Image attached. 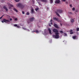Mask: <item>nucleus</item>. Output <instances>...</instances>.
<instances>
[{
    "mask_svg": "<svg viewBox=\"0 0 79 79\" xmlns=\"http://www.w3.org/2000/svg\"><path fill=\"white\" fill-rule=\"evenodd\" d=\"M16 6H17V7L21 8L22 10H23V8H24V6L23 4L21 3L17 4H16Z\"/></svg>",
    "mask_w": 79,
    "mask_h": 79,
    "instance_id": "f257e3e1",
    "label": "nucleus"
},
{
    "mask_svg": "<svg viewBox=\"0 0 79 79\" xmlns=\"http://www.w3.org/2000/svg\"><path fill=\"white\" fill-rule=\"evenodd\" d=\"M35 19L34 18L31 17L28 20H27V23H31L32 21H34V20Z\"/></svg>",
    "mask_w": 79,
    "mask_h": 79,
    "instance_id": "f03ea898",
    "label": "nucleus"
},
{
    "mask_svg": "<svg viewBox=\"0 0 79 79\" xmlns=\"http://www.w3.org/2000/svg\"><path fill=\"white\" fill-rule=\"evenodd\" d=\"M55 35H53V38H55V39H58L60 37V36L59 35V33H55Z\"/></svg>",
    "mask_w": 79,
    "mask_h": 79,
    "instance_id": "7ed1b4c3",
    "label": "nucleus"
},
{
    "mask_svg": "<svg viewBox=\"0 0 79 79\" xmlns=\"http://www.w3.org/2000/svg\"><path fill=\"white\" fill-rule=\"evenodd\" d=\"M53 26L57 29H60V27H59V26L55 23H53Z\"/></svg>",
    "mask_w": 79,
    "mask_h": 79,
    "instance_id": "20e7f679",
    "label": "nucleus"
},
{
    "mask_svg": "<svg viewBox=\"0 0 79 79\" xmlns=\"http://www.w3.org/2000/svg\"><path fill=\"white\" fill-rule=\"evenodd\" d=\"M3 19L4 20V23H8V22H8L9 23L10 22V21L9 20H6L5 19Z\"/></svg>",
    "mask_w": 79,
    "mask_h": 79,
    "instance_id": "39448f33",
    "label": "nucleus"
},
{
    "mask_svg": "<svg viewBox=\"0 0 79 79\" xmlns=\"http://www.w3.org/2000/svg\"><path fill=\"white\" fill-rule=\"evenodd\" d=\"M57 12L59 13H63V10L60 9H57L56 10Z\"/></svg>",
    "mask_w": 79,
    "mask_h": 79,
    "instance_id": "423d86ee",
    "label": "nucleus"
},
{
    "mask_svg": "<svg viewBox=\"0 0 79 79\" xmlns=\"http://www.w3.org/2000/svg\"><path fill=\"white\" fill-rule=\"evenodd\" d=\"M53 31L54 32H56V33H57L58 32V30L56 29H54L53 30Z\"/></svg>",
    "mask_w": 79,
    "mask_h": 79,
    "instance_id": "0eeeda50",
    "label": "nucleus"
},
{
    "mask_svg": "<svg viewBox=\"0 0 79 79\" xmlns=\"http://www.w3.org/2000/svg\"><path fill=\"white\" fill-rule=\"evenodd\" d=\"M60 0H56L55 3H60Z\"/></svg>",
    "mask_w": 79,
    "mask_h": 79,
    "instance_id": "6e6552de",
    "label": "nucleus"
},
{
    "mask_svg": "<svg viewBox=\"0 0 79 79\" xmlns=\"http://www.w3.org/2000/svg\"><path fill=\"white\" fill-rule=\"evenodd\" d=\"M48 31H49V32L50 34H52V32L51 30H50V28H48Z\"/></svg>",
    "mask_w": 79,
    "mask_h": 79,
    "instance_id": "1a4fd4ad",
    "label": "nucleus"
},
{
    "mask_svg": "<svg viewBox=\"0 0 79 79\" xmlns=\"http://www.w3.org/2000/svg\"><path fill=\"white\" fill-rule=\"evenodd\" d=\"M53 19L55 21H59V20L58 19L56 18V17H53Z\"/></svg>",
    "mask_w": 79,
    "mask_h": 79,
    "instance_id": "9d476101",
    "label": "nucleus"
},
{
    "mask_svg": "<svg viewBox=\"0 0 79 79\" xmlns=\"http://www.w3.org/2000/svg\"><path fill=\"white\" fill-rule=\"evenodd\" d=\"M3 8L5 10H6V11H8V9H7V8H6V6H4Z\"/></svg>",
    "mask_w": 79,
    "mask_h": 79,
    "instance_id": "9b49d317",
    "label": "nucleus"
},
{
    "mask_svg": "<svg viewBox=\"0 0 79 79\" xmlns=\"http://www.w3.org/2000/svg\"><path fill=\"white\" fill-rule=\"evenodd\" d=\"M55 13H56L57 16H58L59 17H60V14H59L58 13V12H57V11H56Z\"/></svg>",
    "mask_w": 79,
    "mask_h": 79,
    "instance_id": "f8f14e48",
    "label": "nucleus"
},
{
    "mask_svg": "<svg viewBox=\"0 0 79 79\" xmlns=\"http://www.w3.org/2000/svg\"><path fill=\"white\" fill-rule=\"evenodd\" d=\"M70 21L72 23H73L74 22V20L73 19H72L70 20Z\"/></svg>",
    "mask_w": 79,
    "mask_h": 79,
    "instance_id": "ddd939ff",
    "label": "nucleus"
},
{
    "mask_svg": "<svg viewBox=\"0 0 79 79\" xmlns=\"http://www.w3.org/2000/svg\"><path fill=\"white\" fill-rule=\"evenodd\" d=\"M41 1L42 2H47V0H41Z\"/></svg>",
    "mask_w": 79,
    "mask_h": 79,
    "instance_id": "4468645a",
    "label": "nucleus"
},
{
    "mask_svg": "<svg viewBox=\"0 0 79 79\" xmlns=\"http://www.w3.org/2000/svg\"><path fill=\"white\" fill-rule=\"evenodd\" d=\"M13 10L14 11H16V12L17 13L18 12V11L17 9L15 8H14Z\"/></svg>",
    "mask_w": 79,
    "mask_h": 79,
    "instance_id": "2eb2a0df",
    "label": "nucleus"
},
{
    "mask_svg": "<svg viewBox=\"0 0 79 79\" xmlns=\"http://www.w3.org/2000/svg\"><path fill=\"white\" fill-rule=\"evenodd\" d=\"M76 37H77L76 35H74L73 36V39H76Z\"/></svg>",
    "mask_w": 79,
    "mask_h": 79,
    "instance_id": "dca6fc26",
    "label": "nucleus"
},
{
    "mask_svg": "<svg viewBox=\"0 0 79 79\" xmlns=\"http://www.w3.org/2000/svg\"><path fill=\"white\" fill-rule=\"evenodd\" d=\"M39 31L38 30H36L35 31H34V32H35L36 33H39Z\"/></svg>",
    "mask_w": 79,
    "mask_h": 79,
    "instance_id": "f3484780",
    "label": "nucleus"
},
{
    "mask_svg": "<svg viewBox=\"0 0 79 79\" xmlns=\"http://www.w3.org/2000/svg\"><path fill=\"white\" fill-rule=\"evenodd\" d=\"M26 15H29V12H27L26 14Z\"/></svg>",
    "mask_w": 79,
    "mask_h": 79,
    "instance_id": "a211bd4d",
    "label": "nucleus"
},
{
    "mask_svg": "<svg viewBox=\"0 0 79 79\" xmlns=\"http://www.w3.org/2000/svg\"><path fill=\"white\" fill-rule=\"evenodd\" d=\"M15 1L16 2H19L20 1V0H15Z\"/></svg>",
    "mask_w": 79,
    "mask_h": 79,
    "instance_id": "6ab92c4d",
    "label": "nucleus"
},
{
    "mask_svg": "<svg viewBox=\"0 0 79 79\" xmlns=\"http://www.w3.org/2000/svg\"><path fill=\"white\" fill-rule=\"evenodd\" d=\"M14 26L15 27H17V26H18V25L17 24H15L14 25Z\"/></svg>",
    "mask_w": 79,
    "mask_h": 79,
    "instance_id": "aec40b11",
    "label": "nucleus"
},
{
    "mask_svg": "<svg viewBox=\"0 0 79 79\" xmlns=\"http://www.w3.org/2000/svg\"><path fill=\"white\" fill-rule=\"evenodd\" d=\"M39 10V8H38V7H37L35 9V11H37V10Z\"/></svg>",
    "mask_w": 79,
    "mask_h": 79,
    "instance_id": "412c9836",
    "label": "nucleus"
},
{
    "mask_svg": "<svg viewBox=\"0 0 79 79\" xmlns=\"http://www.w3.org/2000/svg\"><path fill=\"white\" fill-rule=\"evenodd\" d=\"M72 10L73 11H75V7H73V8H72Z\"/></svg>",
    "mask_w": 79,
    "mask_h": 79,
    "instance_id": "4be33fe9",
    "label": "nucleus"
},
{
    "mask_svg": "<svg viewBox=\"0 0 79 79\" xmlns=\"http://www.w3.org/2000/svg\"><path fill=\"white\" fill-rule=\"evenodd\" d=\"M60 33H62V34H63L64 33V32L63 31H60Z\"/></svg>",
    "mask_w": 79,
    "mask_h": 79,
    "instance_id": "5701e85b",
    "label": "nucleus"
},
{
    "mask_svg": "<svg viewBox=\"0 0 79 79\" xmlns=\"http://www.w3.org/2000/svg\"><path fill=\"white\" fill-rule=\"evenodd\" d=\"M15 21H18V19L17 18H16L14 19Z\"/></svg>",
    "mask_w": 79,
    "mask_h": 79,
    "instance_id": "b1692460",
    "label": "nucleus"
},
{
    "mask_svg": "<svg viewBox=\"0 0 79 79\" xmlns=\"http://www.w3.org/2000/svg\"><path fill=\"white\" fill-rule=\"evenodd\" d=\"M77 31H79V28H77Z\"/></svg>",
    "mask_w": 79,
    "mask_h": 79,
    "instance_id": "393cba45",
    "label": "nucleus"
},
{
    "mask_svg": "<svg viewBox=\"0 0 79 79\" xmlns=\"http://www.w3.org/2000/svg\"><path fill=\"white\" fill-rule=\"evenodd\" d=\"M64 35L65 36H67V34H66V33H64Z\"/></svg>",
    "mask_w": 79,
    "mask_h": 79,
    "instance_id": "a878e982",
    "label": "nucleus"
},
{
    "mask_svg": "<svg viewBox=\"0 0 79 79\" xmlns=\"http://www.w3.org/2000/svg\"><path fill=\"white\" fill-rule=\"evenodd\" d=\"M22 13L23 14V15H24L25 14V12H24V11H22Z\"/></svg>",
    "mask_w": 79,
    "mask_h": 79,
    "instance_id": "bb28decb",
    "label": "nucleus"
},
{
    "mask_svg": "<svg viewBox=\"0 0 79 79\" xmlns=\"http://www.w3.org/2000/svg\"><path fill=\"white\" fill-rule=\"evenodd\" d=\"M23 29H24V30H27V29L26 28H24V27H23Z\"/></svg>",
    "mask_w": 79,
    "mask_h": 79,
    "instance_id": "cd10ccee",
    "label": "nucleus"
},
{
    "mask_svg": "<svg viewBox=\"0 0 79 79\" xmlns=\"http://www.w3.org/2000/svg\"><path fill=\"white\" fill-rule=\"evenodd\" d=\"M49 24H52V25H53V23H52V22H51Z\"/></svg>",
    "mask_w": 79,
    "mask_h": 79,
    "instance_id": "c85d7f7f",
    "label": "nucleus"
},
{
    "mask_svg": "<svg viewBox=\"0 0 79 79\" xmlns=\"http://www.w3.org/2000/svg\"><path fill=\"white\" fill-rule=\"evenodd\" d=\"M50 1H51V3H53V0H50Z\"/></svg>",
    "mask_w": 79,
    "mask_h": 79,
    "instance_id": "c756f323",
    "label": "nucleus"
},
{
    "mask_svg": "<svg viewBox=\"0 0 79 79\" xmlns=\"http://www.w3.org/2000/svg\"><path fill=\"white\" fill-rule=\"evenodd\" d=\"M72 13H73L71 12H69V14H70V15H72Z\"/></svg>",
    "mask_w": 79,
    "mask_h": 79,
    "instance_id": "7c9ffc66",
    "label": "nucleus"
},
{
    "mask_svg": "<svg viewBox=\"0 0 79 79\" xmlns=\"http://www.w3.org/2000/svg\"><path fill=\"white\" fill-rule=\"evenodd\" d=\"M74 34V33L73 32H70V34Z\"/></svg>",
    "mask_w": 79,
    "mask_h": 79,
    "instance_id": "2f4dec72",
    "label": "nucleus"
},
{
    "mask_svg": "<svg viewBox=\"0 0 79 79\" xmlns=\"http://www.w3.org/2000/svg\"><path fill=\"white\" fill-rule=\"evenodd\" d=\"M1 22H2V23H4V20L2 21Z\"/></svg>",
    "mask_w": 79,
    "mask_h": 79,
    "instance_id": "473e14b6",
    "label": "nucleus"
},
{
    "mask_svg": "<svg viewBox=\"0 0 79 79\" xmlns=\"http://www.w3.org/2000/svg\"><path fill=\"white\" fill-rule=\"evenodd\" d=\"M31 12H32V13L34 12V10H32V9L31 10Z\"/></svg>",
    "mask_w": 79,
    "mask_h": 79,
    "instance_id": "72a5a7b5",
    "label": "nucleus"
},
{
    "mask_svg": "<svg viewBox=\"0 0 79 79\" xmlns=\"http://www.w3.org/2000/svg\"><path fill=\"white\" fill-rule=\"evenodd\" d=\"M49 26H50V27H52V25H51L50 24H49Z\"/></svg>",
    "mask_w": 79,
    "mask_h": 79,
    "instance_id": "f704fd0d",
    "label": "nucleus"
},
{
    "mask_svg": "<svg viewBox=\"0 0 79 79\" xmlns=\"http://www.w3.org/2000/svg\"><path fill=\"white\" fill-rule=\"evenodd\" d=\"M12 19H11V18L10 19V21H12Z\"/></svg>",
    "mask_w": 79,
    "mask_h": 79,
    "instance_id": "c9c22d12",
    "label": "nucleus"
},
{
    "mask_svg": "<svg viewBox=\"0 0 79 79\" xmlns=\"http://www.w3.org/2000/svg\"><path fill=\"white\" fill-rule=\"evenodd\" d=\"M70 7H72V4H70Z\"/></svg>",
    "mask_w": 79,
    "mask_h": 79,
    "instance_id": "e433bc0d",
    "label": "nucleus"
},
{
    "mask_svg": "<svg viewBox=\"0 0 79 79\" xmlns=\"http://www.w3.org/2000/svg\"><path fill=\"white\" fill-rule=\"evenodd\" d=\"M9 9L10 10V9H11V7H9Z\"/></svg>",
    "mask_w": 79,
    "mask_h": 79,
    "instance_id": "4c0bfd02",
    "label": "nucleus"
},
{
    "mask_svg": "<svg viewBox=\"0 0 79 79\" xmlns=\"http://www.w3.org/2000/svg\"><path fill=\"white\" fill-rule=\"evenodd\" d=\"M50 22H52V19H51L50 21Z\"/></svg>",
    "mask_w": 79,
    "mask_h": 79,
    "instance_id": "58836bf2",
    "label": "nucleus"
},
{
    "mask_svg": "<svg viewBox=\"0 0 79 79\" xmlns=\"http://www.w3.org/2000/svg\"><path fill=\"white\" fill-rule=\"evenodd\" d=\"M60 24L61 26H62V24H61V23H60Z\"/></svg>",
    "mask_w": 79,
    "mask_h": 79,
    "instance_id": "ea45409f",
    "label": "nucleus"
},
{
    "mask_svg": "<svg viewBox=\"0 0 79 79\" xmlns=\"http://www.w3.org/2000/svg\"><path fill=\"white\" fill-rule=\"evenodd\" d=\"M72 31H73L72 30H71L70 31V32H72Z\"/></svg>",
    "mask_w": 79,
    "mask_h": 79,
    "instance_id": "a19ab883",
    "label": "nucleus"
},
{
    "mask_svg": "<svg viewBox=\"0 0 79 79\" xmlns=\"http://www.w3.org/2000/svg\"><path fill=\"white\" fill-rule=\"evenodd\" d=\"M76 12H77L78 11V10H77L75 11Z\"/></svg>",
    "mask_w": 79,
    "mask_h": 79,
    "instance_id": "79ce46f5",
    "label": "nucleus"
},
{
    "mask_svg": "<svg viewBox=\"0 0 79 79\" xmlns=\"http://www.w3.org/2000/svg\"><path fill=\"white\" fill-rule=\"evenodd\" d=\"M64 2H66V0H62Z\"/></svg>",
    "mask_w": 79,
    "mask_h": 79,
    "instance_id": "37998d69",
    "label": "nucleus"
},
{
    "mask_svg": "<svg viewBox=\"0 0 79 79\" xmlns=\"http://www.w3.org/2000/svg\"><path fill=\"white\" fill-rule=\"evenodd\" d=\"M2 17L1 16V17H0V19H2Z\"/></svg>",
    "mask_w": 79,
    "mask_h": 79,
    "instance_id": "c03bdc74",
    "label": "nucleus"
},
{
    "mask_svg": "<svg viewBox=\"0 0 79 79\" xmlns=\"http://www.w3.org/2000/svg\"><path fill=\"white\" fill-rule=\"evenodd\" d=\"M17 27L19 28V26H17Z\"/></svg>",
    "mask_w": 79,
    "mask_h": 79,
    "instance_id": "a18cd8bd",
    "label": "nucleus"
},
{
    "mask_svg": "<svg viewBox=\"0 0 79 79\" xmlns=\"http://www.w3.org/2000/svg\"><path fill=\"white\" fill-rule=\"evenodd\" d=\"M3 16H2V17H3Z\"/></svg>",
    "mask_w": 79,
    "mask_h": 79,
    "instance_id": "49530a36",
    "label": "nucleus"
},
{
    "mask_svg": "<svg viewBox=\"0 0 79 79\" xmlns=\"http://www.w3.org/2000/svg\"><path fill=\"white\" fill-rule=\"evenodd\" d=\"M66 3H68V2H66Z\"/></svg>",
    "mask_w": 79,
    "mask_h": 79,
    "instance_id": "de8ad7c7",
    "label": "nucleus"
},
{
    "mask_svg": "<svg viewBox=\"0 0 79 79\" xmlns=\"http://www.w3.org/2000/svg\"><path fill=\"white\" fill-rule=\"evenodd\" d=\"M2 16H4V15H2Z\"/></svg>",
    "mask_w": 79,
    "mask_h": 79,
    "instance_id": "09e8293b",
    "label": "nucleus"
},
{
    "mask_svg": "<svg viewBox=\"0 0 79 79\" xmlns=\"http://www.w3.org/2000/svg\"><path fill=\"white\" fill-rule=\"evenodd\" d=\"M29 31H30L29 30Z\"/></svg>",
    "mask_w": 79,
    "mask_h": 79,
    "instance_id": "8fccbe9b",
    "label": "nucleus"
}]
</instances>
